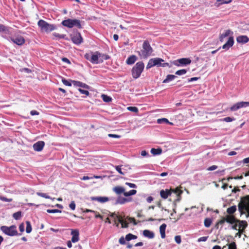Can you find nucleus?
<instances>
[{"label": "nucleus", "instance_id": "nucleus-1", "mask_svg": "<svg viewBox=\"0 0 249 249\" xmlns=\"http://www.w3.org/2000/svg\"><path fill=\"white\" fill-rule=\"evenodd\" d=\"M144 68V63L142 61L137 62L131 70L132 76L133 78L137 79L140 76Z\"/></svg>", "mask_w": 249, "mask_h": 249}, {"label": "nucleus", "instance_id": "nucleus-2", "mask_svg": "<svg viewBox=\"0 0 249 249\" xmlns=\"http://www.w3.org/2000/svg\"><path fill=\"white\" fill-rule=\"evenodd\" d=\"M81 21L77 19L68 18L62 21L61 24L63 26L69 28H72L76 27L77 28L81 29L82 28Z\"/></svg>", "mask_w": 249, "mask_h": 249}, {"label": "nucleus", "instance_id": "nucleus-3", "mask_svg": "<svg viewBox=\"0 0 249 249\" xmlns=\"http://www.w3.org/2000/svg\"><path fill=\"white\" fill-rule=\"evenodd\" d=\"M153 52V49L151 47L150 43L148 41H144L142 44V49L141 52H140L139 54L143 58H146L151 54Z\"/></svg>", "mask_w": 249, "mask_h": 249}, {"label": "nucleus", "instance_id": "nucleus-4", "mask_svg": "<svg viewBox=\"0 0 249 249\" xmlns=\"http://www.w3.org/2000/svg\"><path fill=\"white\" fill-rule=\"evenodd\" d=\"M0 230L4 234L8 236H14L21 235V233H18L17 227L15 225H12L10 227L2 226L0 227Z\"/></svg>", "mask_w": 249, "mask_h": 249}, {"label": "nucleus", "instance_id": "nucleus-5", "mask_svg": "<svg viewBox=\"0 0 249 249\" xmlns=\"http://www.w3.org/2000/svg\"><path fill=\"white\" fill-rule=\"evenodd\" d=\"M37 24L39 28H40L41 31L46 33L51 32L56 29L55 25L49 24L42 19H40L38 21Z\"/></svg>", "mask_w": 249, "mask_h": 249}, {"label": "nucleus", "instance_id": "nucleus-6", "mask_svg": "<svg viewBox=\"0 0 249 249\" xmlns=\"http://www.w3.org/2000/svg\"><path fill=\"white\" fill-rule=\"evenodd\" d=\"M191 63V60L189 58H182L173 61V64L178 67L185 66Z\"/></svg>", "mask_w": 249, "mask_h": 249}, {"label": "nucleus", "instance_id": "nucleus-7", "mask_svg": "<svg viewBox=\"0 0 249 249\" xmlns=\"http://www.w3.org/2000/svg\"><path fill=\"white\" fill-rule=\"evenodd\" d=\"M71 40L76 45H80L83 42V38L79 32H76L71 35Z\"/></svg>", "mask_w": 249, "mask_h": 249}, {"label": "nucleus", "instance_id": "nucleus-8", "mask_svg": "<svg viewBox=\"0 0 249 249\" xmlns=\"http://www.w3.org/2000/svg\"><path fill=\"white\" fill-rule=\"evenodd\" d=\"M9 40L18 45H22L25 43L24 38L21 36L10 37Z\"/></svg>", "mask_w": 249, "mask_h": 249}, {"label": "nucleus", "instance_id": "nucleus-9", "mask_svg": "<svg viewBox=\"0 0 249 249\" xmlns=\"http://www.w3.org/2000/svg\"><path fill=\"white\" fill-rule=\"evenodd\" d=\"M249 106V102H240L237 103L231 107V110L235 111L242 107Z\"/></svg>", "mask_w": 249, "mask_h": 249}, {"label": "nucleus", "instance_id": "nucleus-10", "mask_svg": "<svg viewBox=\"0 0 249 249\" xmlns=\"http://www.w3.org/2000/svg\"><path fill=\"white\" fill-rule=\"evenodd\" d=\"M154 59V66H156L157 67H171L170 66H169V64L168 63H162L164 62V60L159 57H156L153 58Z\"/></svg>", "mask_w": 249, "mask_h": 249}, {"label": "nucleus", "instance_id": "nucleus-11", "mask_svg": "<svg viewBox=\"0 0 249 249\" xmlns=\"http://www.w3.org/2000/svg\"><path fill=\"white\" fill-rule=\"evenodd\" d=\"M238 210L241 213H243V211L245 210L247 213V214L246 215L247 217H249V206H248V204L245 202L243 203L240 202L238 204Z\"/></svg>", "mask_w": 249, "mask_h": 249}, {"label": "nucleus", "instance_id": "nucleus-12", "mask_svg": "<svg viewBox=\"0 0 249 249\" xmlns=\"http://www.w3.org/2000/svg\"><path fill=\"white\" fill-rule=\"evenodd\" d=\"M45 145V142L43 141H38L33 144V147L35 151L40 152L42 151Z\"/></svg>", "mask_w": 249, "mask_h": 249}, {"label": "nucleus", "instance_id": "nucleus-13", "mask_svg": "<svg viewBox=\"0 0 249 249\" xmlns=\"http://www.w3.org/2000/svg\"><path fill=\"white\" fill-rule=\"evenodd\" d=\"M71 234L72 236L71 238V242L75 243L79 241V232L78 230H71Z\"/></svg>", "mask_w": 249, "mask_h": 249}, {"label": "nucleus", "instance_id": "nucleus-14", "mask_svg": "<svg viewBox=\"0 0 249 249\" xmlns=\"http://www.w3.org/2000/svg\"><path fill=\"white\" fill-rule=\"evenodd\" d=\"M234 43L233 37L232 36H230L227 42L222 46V48L226 50H228L229 48L232 46Z\"/></svg>", "mask_w": 249, "mask_h": 249}, {"label": "nucleus", "instance_id": "nucleus-15", "mask_svg": "<svg viewBox=\"0 0 249 249\" xmlns=\"http://www.w3.org/2000/svg\"><path fill=\"white\" fill-rule=\"evenodd\" d=\"M131 200H132L131 198H126L125 197L119 196L116 199V200L115 202V205H117L119 204H124L126 202L131 201Z\"/></svg>", "mask_w": 249, "mask_h": 249}, {"label": "nucleus", "instance_id": "nucleus-16", "mask_svg": "<svg viewBox=\"0 0 249 249\" xmlns=\"http://www.w3.org/2000/svg\"><path fill=\"white\" fill-rule=\"evenodd\" d=\"M91 200L93 201H97L101 203H105L108 201L109 199L106 196H93L91 197Z\"/></svg>", "mask_w": 249, "mask_h": 249}, {"label": "nucleus", "instance_id": "nucleus-17", "mask_svg": "<svg viewBox=\"0 0 249 249\" xmlns=\"http://www.w3.org/2000/svg\"><path fill=\"white\" fill-rule=\"evenodd\" d=\"M73 85L75 87H82L86 89H89L90 87L86 84L83 83L80 81L73 80L71 81Z\"/></svg>", "mask_w": 249, "mask_h": 249}, {"label": "nucleus", "instance_id": "nucleus-18", "mask_svg": "<svg viewBox=\"0 0 249 249\" xmlns=\"http://www.w3.org/2000/svg\"><path fill=\"white\" fill-rule=\"evenodd\" d=\"M236 41L239 43L245 44L249 41V38L245 35H241L237 37Z\"/></svg>", "mask_w": 249, "mask_h": 249}, {"label": "nucleus", "instance_id": "nucleus-19", "mask_svg": "<svg viewBox=\"0 0 249 249\" xmlns=\"http://www.w3.org/2000/svg\"><path fill=\"white\" fill-rule=\"evenodd\" d=\"M173 190H169L166 189L165 190H162L160 191V196L163 199H166L168 196H171L172 192Z\"/></svg>", "mask_w": 249, "mask_h": 249}, {"label": "nucleus", "instance_id": "nucleus-20", "mask_svg": "<svg viewBox=\"0 0 249 249\" xmlns=\"http://www.w3.org/2000/svg\"><path fill=\"white\" fill-rule=\"evenodd\" d=\"M89 61L93 64L100 63L98 57V52H96L94 54H92L90 57Z\"/></svg>", "mask_w": 249, "mask_h": 249}, {"label": "nucleus", "instance_id": "nucleus-21", "mask_svg": "<svg viewBox=\"0 0 249 249\" xmlns=\"http://www.w3.org/2000/svg\"><path fill=\"white\" fill-rule=\"evenodd\" d=\"M143 235L149 239H152L155 236V234L153 231L148 230H145L143 231Z\"/></svg>", "mask_w": 249, "mask_h": 249}, {"label": "nucleus", "instance_id": "nucleus-22", "mask_svg": "<svg viewBox=\"0 0 249 249\" xmlns=\"http://www.w3.org/2000/svg\"><path fill=\"white\" fill-rule=\"evenodd\" d=\"M226 222L231 224H233L237 222V219L234 216L228 215L225 217Z\"/></svg>", "mask_w": 249, "mask_h": 249}, {"label": "nucleus", "instance_id": "nucleus-23", "mask_svg": "<svg viewBox=\"0 0 249 249\" xmlns=\"http://www.w3.org/2000/svg\"><path fill=\"white\" fill-rule=\"evenodd\" d=\"M233 33L230 30H227L225 31V33H223L219 37V39L220 41H223L224 38L229 36H232L233 35Z\"/></svg>", "mask_w": 249, "mask_h": 249}, {"label": "nucleus", "instance_id": "nucleus-24", "mask_svg": "<svg viewBox=\"0 0 249 249\" xmlns=\"http://www.w3.org/2000/svg\"><path fill=\"white\" fill-rule=\"evenodd\" d=\"M137 59V57L135 55H132L128 57L126 60V63L128 65L133 64Z\"/></svg>", "mask_w": 249, "mask_h": 249}, {"label": "nucleus", "instance_id": "nucleus-25", "mask_svg": "<svg viewBox=\"0 0 249 249\" xmlns=\"http://www.w3.org/2000/svg\"><path fill=\"white\" fill-rule=\"evenodd\" d=\"M237 222H238V229L239 231L240 230V229L242 228V232H243V231L247 227L248 224L247 222L246 221H241L239 220H237Z\"/></svg>", "mask_w": 249, "mask_h": 249}, {"label": "nucleus", "instance_id": "nucleus-26", "mask_svg": "<svg viewBox=\"0 0 249 249\" xmlns=\"http://www.w3.org/2000/svg\"><path fill=\"white\" fill-rule=\"evenodd\" d=\"M166 228V225L164 223L162 224L160 227V231L162 238L165 237V229Z\"/></svg>", "mask_w": 249, "mask_h": 249}, {"label": "nucleus", "instance_id": "nucleus-27", "mask_svg": "<svg viewBox=\"0 0 249 249\" xmlns=\"http://www.w3.org/2000/svg\"><path fill=\"white\" fill-rule=\"evenodd\" d=\"M118 221L121 224L122 228H126L128 227V223L126 221H124L120 216H116Z\"/></svg>", "mask_w": 249, "mask_h": 249}, {"label": "nucleus", "instance_id": "nucleus-28", "mask_svg": "<svg viewBox=\"0 0 249 249\" xmlns=\"http://www.w3.org/2000/svg\"><path fill=\"white\" fill-rule=\"evenodd\" d=\"M173 192L176 194H178V198L177 199H176L174 202V206H175V207H176V206H177L176 202L180 201V200L181 199V197L179 196V195L182 193V191L181 190H179L178 188H176L175 190H173Z\"/></svg>", "mask_w": 249, "mask_h": 249}, {"label": "nucleus", "instance_id": "nucleus-29", "mask_svg": "<svg viewBox=\"0 0 249 249\" xmlns=\"http://www.w3.org/2000/svg\"><path fill=\"white\" fill-rule=\"evenodd\" d=\"M98 57L99 59V62L102 63L104 60H107L109 59L110 57L107 54H105L98 52Z\"/></svg>", "mask_w": 249, "mask_h": 249}, {"label": "nucleus", "instance_id": "nucleus-30", "mask_svg": "<svg viewBox=\"0 0 249 249\" xmlns=\"http://www.w3.org/2000/svg\"><path fill=\"white\" fill-rule=\"evenodd\" d=\"M113 190L117 194L120 195L122 193H124L125 189L122 187L116 186L113 188Z\"/></svg>", "mask_w": 249, "mask_h": 249}, {"label": "nucleus", "instance_id": "nucleus-31", "mask_svg": "<svg viewBox=\"0 0 249 249\" xmlns=\"http://www.w3.org/2000/svg\"><path fill=\"white\" fill-rule=\"evenodd\" d=\"M176 78H177V76L172 74H168L166 76V78L163 81V83H167L173 80Z\"/></svg>", "mask_w": 249, "mask_h": 249}, {"label": "nucleus", "instance_id": "nucleus-32", "mask_svg": "<svg viewBox=\"0 0 249 249\" xmlns=\"http://www.w3.org/2000/svg\"><path fill=\"white\" fill-rule=\"evenodd\" d=\"M236 206L235 205H234L228 208L227 210V212L228 214L231 215L234 213L236 211Z\"/></svg>", "mask_w": 249, "mask_h": 249}, {"label": "nucleus", "instance_id": "nucleus-33", "mask_svg": "<svg viewBox=\"0 0 249 249\" xmlns=\"http://www.w3.org/2000/svg\"><path fill=\"white\" fill-rule=\"evenodd\" d=\"M161 152H162V150L160 148H158V149L152 148L151 149V153L153 155H160L161 153Z\"/></svg>", "mask_w": 249, "mask_h": 249}, {"label": "nucleus", "instance_id": "nucleus-34", "mask_svg": "<svg viewBox=\"0 0 249 249\" xmlns=\"http://www.w3.org/2000/svg\"><path fill=\"white\" fill-rule=\"evenodd\" d=\"M101 97L105 102L108 103L112 101V98L107 95L102 94Z\"/></svg>", "mask_w": 249, "mask_h": 249}, {"label": "nucleus", "instance_id": "nucleus-35", "mask_svg": "<svg viewBox=\"0 0 249 249\" xmlns=\"http://www.w3.org/2000/svg\"><path fill=\"white\" fill-rule=\"evenodd\" d=\"M137 238V236L136 235H133L131 233H128L125 236V240L127 241L132 239H136Z\"/></svg>", "mask_w": 249, "mask_h": 249}, {"label": "nucleus", "instance_id": "nucleus-36", "mask_svg": "<svg viewBox=\"0 0 249 249\" xmlns=\"http://www.w3.org/2000/svg\"><path fill=\"white\" fill-rule=\"evenodd\" d=\"M157 123L158 124H162V123H166V124H172V123L170 122L168 119L166 118H161V119H159L157 120Z\"/></svg>", "mask_w": 249, "mask_h": 249}, {"label": "nucleus", "instance_id": "nucleus-37", "mask_svg": "<svg viewBox=\"0 0 249 249\" xmlns=\"http://www.w3.org/2000/svg\"><path fill=\"white\" fill-rule=\"evenodd\" d=\"M137 191L136 190H131L129 192H124V195L125 196H130L134 195L136 194Z\"/></svg>", "mask_w": 249, "mask_h": 249}, {"label": "nucleus", "instance_id": "nucleus-38", "mask_svg": "<svg viewBox=\"0 0 249 249\" xmlns=\"http://www.w3.org/2000/svg\"><path fill=\"white\" fill-rule=\"evenodd\" d=\"M13 218L16 220H18L21 217V212L20 211L15 213L13 214Z\"/></svg>", "mask_w": 249, "mask_h": 249}, {"label": "nucleus", "instance_id": "nucleus-39", "mask_svg": "<svg viewBox=\"0 0 249 249\" xmlns=\"http://www.w3.org/2000/svg\"><path fill=\"white\" fill-rule=\"evenodd\" d=\"M26 231L27 233H29L31 232L32 228L31 225V223L29 221H27L26 222Z\"/></svg>", "mask_w": 249, "mask_h": 249}, {"label": "nucleus", "instance_id": "nucleus-40", "mask_svg": "<svg viewBox=\"0 0 249 249\" xmlns=\"http://www.w3.org/2000/svg\"><path fill=\"white\" fill-rule=\"evenodd\" d=\"M37 195H38V196H41L42 197H44V198H48V199H52L53 200L54 199V198H51L49 196H48L47 194L46 193H39V192H37L36 193Z\"/></svg>", "mask_w": 249, "mask_h": 249}, {"label": "nucleus", "instance_id": "nucleus-41", "mask_svg": "<svg viewBox=\"0 0 249 249\" xmlns=\"http://www.w3.org/2000/svg\"><path fill=\"white\" fill-rule=\"evenodd\" d=\"M122 166L123 165H118V166H115V167L116 170H117V171L118 173H119L121 175H124L126 173V172H123L122 171Z\"/></svg>", "mask_w": 249, "mask_h": 249}, {"label": "nucleus", "instance_id": "nucleus-42", "mask_svg": "<svg viewBox=\"0 0 249 249\" xmlns=\"http://www.w3.org/2000/svg\"><path fill=\"white\" fill-rule=\"evenodd\" d=\"M153 63H154V59H153V58L150 59L149 60V61L148 62V64H147V65L146 66V69L148 70V69H150V68L155 66L154 64H153Z\"/></svg>", "mask_w": 249, "mask_h": 249}, {"label": "nucleus", "instance_id": "nucleus-43", "mask_svg": "<svg viewBox=\"0 0 249 249\" xmlns=\"http://www.w3.org/2000/svg\"><path fill=\"white\" fill-rule=\"evenodd\" d=\"M212 222V220L210 218H206L204 220V225L206 227H209Z\"/></svg>", "mask_w": 249, "mask_h": 249}, {"label": "nucleus", "instance_id": "nucleus-44", "mask_svg": "<svg viewBox=\"0 0 249 249\" xmlns=\"http://www.w3.org/2000/svg\"><path fill=\"white\" fill-rule=\"evenodd\" d=\"M71 81H72L71 80H70V81H68L64 78H62V83L65 85L67 86H71V83H72Z\"/></svg>", "mask_w": 249, "mask_h": 249}, {"label": "nucleus", "instance_id": "nucleus-45", "mask_svg": "<svg viewBox=\"0 0 249 249\" xmlns=\"http://www.w3.org/2000/svg\"><path fill=\"white\" fill-rule=\"evenodd\" d=\"M187 72V70L185 69H182L177 71L175 74L178 75H181L185 74Z\"/></svg>", "mask_w": 249, "mask_h": 249}, {"label": "nucleus", "instance_id": "nucleus-46", "mask_svg": "<svg viewBox=\"0 0 249 249\" xmlns=\"http://www.w3.org/2000/svg\"><path fill=\"white\" fill-rule=\"evenodd\" d=\"M227 245L228 247V249H237L236 245L234 242H233Z\"/></svg>", "mask_w": 249, "mask_h": 249}, {"label": "nucleus", "instance_id": "nucleus-47", "mask_svg": "<svg viewBox=\"0 0 249 249\" xmlns=\"http://www.w3.org/2000/svg\"><path fill=\"white\" fill-rule=\"evenodd\" d=\"M127 109L130 111L137 113L138 112V109L135 107H128Z\"/></svg>", "mask_w": 249, "mask_h": 249}, {"label": "nucleus", "instance_id": "nucleus-48", "mask_svg": "<svg viewBox=\"0 0 249 249\" xmlns=\"http://www.w3.org/2000/svg\"><path fill=\"white\" fill-rule=\"evenodd\" d=\"M0 200L5 202H10L12 201V198H7L4 196H0Z\"/></svg>", "mask_w": 249, "mask_h": 249}, {"label": "nucleus", "instance_id": "nucleus-49", "mask_svg": "<svg viewBox=\"0 0 249 249\" xmlns=\"http://www.w3.org/2000/svg\"><path fill=\"white\" fill-rule=\"evenodd\" d=\"M47 212L48 213H61V211L58 209H48L47 210Z\"/></svg>", "mask_w": 249, "mask_h": 249}, {"label": "nucleus", "instance_id": "nucleus-50", "mask_svg": "<svg viewBox=\"0 0 249 249\" xmlns=\"http://www.w3.org/2000/svg\"><path fill=\"white\" fill-rule=\"evenodd\" d=\"M78 91L81 93L83 94H85L87 96H88L89 94V92L88 90L82 89L80 88L78 89Z\"/></svg>", "mask_w": 249, "mask_h": 249}, {"label": "nucleus", "instance_id": "nucleus-51", "mask_svg": "<svg viewBox=\"0 0 249 249\" xmlns=\"http://www.w3.org/2000/svg\"><path fill=\"white\" fill-rule=\"evenodd\" d=\"M53 35L54 36L57 37H58L60 39L64 38L66 36L65 35H60V34H59L56 33H53Z\"/></svg>", "mask_w": 249, "mask_h": 249}, {"label": "nucleus", "instance_id": "nucleus-52", "mask_svg": "<svg viewBox=\"0 0 249 249\" xmlns=\"http://www.w3.org/2000/svg\"><path fill=\"white\" fill-rule=\"evenodd\" d=\"M234 120H235V119L234 118H231L230 117H227L223 119V121L226 122H231Z\"/></svg>", "mask_w": 249, "mask_h": 249}, {"label": "nucleus", "instance_id": "nucleus-53", "mask_svg": "<svg viewBox=\"0 0 249 249\" xmlns=\"http://www.w3.org/2000/svg\"><path fill=\"white\" fill-rule=\"evenodd\" d=\"M175 240L178 244H180L181 242V237L180 235H177L175 237Z\"/></svg>", "mask_w": 249, "mask_h": 249}, {"label": "nucleus", "instance_id": "nucleus-54", "mask_svg": "<svg viewBox=\"0 0 249 249\" xmlns=\"http://www.w3.org/2000/svg\"><path fill=\"white\" fill-rule=\"evenodd\" d=\"M125 238H124L123 236H122L119 240V242L121 245L125 244Z\"/></svg>", "mask_w": 249, "mask_h": 249}, {"label": "nucleus", "instance_id": "nucleus-55", "mask_svg": "<svg viewBox=\"0 0 249 249\" xmlns=\"http://www.w3.org/2000/svg\"><path fill=\"white\" fill-rule=\"evenodd\" d=\"M69 207L72 210H74L75 209V204L74 201H72L69 204Z\"/></svg>", "mask_w": 249, "mask_h": 249}, {"label": "nucleus", "instance_id": "nucleus-56", "mask_svg": "<svg viewBox=\"0 0 249 249\" xmlns=\"http://www.w3.org/2000/svg\"><path fill=\"white\" fill-rule=\"evenodd\" d=\"M207 239H208V237L207 236H203V237H201L199 238L198 239L197 241L199 242H201V241L205 242V241H207Z\"/></svg>", "mask_w": 249, "mask_h": 249}, {"label": "nucleus", "instance_id": "nucleus-57", "mask_svg": "<svg viewBox=\"0 0 249 249\" xmlns=\"http://www.w3.org/2000/svg\"><path fill=\"white\" fill-rule=\"evenodd\" d=\"M238 222H236L234 224H232L233 225L231 226V228L233 230H238L239 231V229L237 228H238Z\"/></svg>", "mask_w": 249, "mask_h": 249}, {"label": "nucleus", "instance_id": "nucleus-58", "mask_svg": "<svg viewBox=\"0 0 249 249\" xmlns=\"http://www.w3.org/2000/svg\"><path fill=\"white\" fill-rule=\"evenodd\" d=\"M125 184L126 185L128 186L130 188H136L137 187L136 185L134 184V183H129V182H126Z\"/></svg>", "mask_w": 249, "mask_h": 249}, {"label": "nucleus", "instance_id": "nucleus-59", "mask_svg": "<svg viewBox=\"0 0 249 249\" xmlns=\"http://www.w3.org/2000/svg\"><path fill=\"white\" fill-rule=\"evenodd\" d=\"M108 136L109 137L113 138H120L121 137L120 135L113 134H108Z\"/></svg>", "mask_w": 249, "mask_h": 249}, {"label": "nucleus", "instance_id": "nucleus-60", "mask_svg": "<svg viewBox=\"0 0 249 249\" xmlns=\"http://www.w3.org/2000/svg\"><path fill=\"white\" fill-rule=\"evenodd\" d=\"M127 219L128 220L129 222L133 223L134 224V225L137 224V222H136V220L134 218L128 217H127Z\"/></svg>", "mask_w": 249, "mask_h": 249}, {"label": "nucleus", "instance_id": "nucleus-61", "mask_svg": "<svg viewBox=\"0 0 249 249\" xmlns=\"http://www.w3.org/2000/svg\"><path fill=\"white\" fill-rule=\"evenodd\" d=\"M141 155L143 157H148L149 155L148 152H147L145 150H143L141 152Z\"/></svg>", "mask_w": 249, "mask_h": 249}, {"label": "nucleus", "instance_id": "nucleus-62", "mask_svg": "<svg viewBox=\"0 0 249 249\" xmlns=\"http://www.w3.org/2000/svg\"><path fill=\"white\" fill-rule=\"evenodd\" d=\"M199 78H200V77H192V78H189L188 79V82H193V81H196Z\"/></svg>", "mask_w": 249, "mask_h": 249}, {"label": "nucleus", "instance_id": "nucleus-63", "mask_svg": "<svg viewBox=\"0 0 249 249\" xmlns=\"http://www.w3.org/2000/svg\"><path fill=\"white\" fill-rule=\"evenodd\" d=\"M19 230L21 232H23L24 231V223H21L19 225Z\"/></svg>", "mask_w": 249, "mask_h": 249}, {"label": "nucleus", "instance_id": "nucleus-64", "mask_svg": "<svg viewBox=\"0 0 249 249\" xmlns=\"http://www.w3.org/2000/svg\"><path fill=\"white\" fill-rule=\"evenodd\" d=\"M217 167H218L216 165H212L208 168V170L213 171V170L216 169L217 168Z\"/></svg>", "mask_w": 249, "mask_h": 249}]
</instances>
